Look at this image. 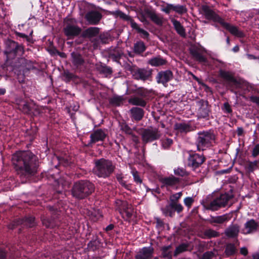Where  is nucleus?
<instances>
[{
    "label": "nucleus",
    "instance_id": "nucleus-54",
    "mask_svg": "<svg viewBox=\"0 0 259 259\" xmlns=\"http://www.w3.org/2000/svg\"><path fill=\"white\" fill-rule=\"evenodd\" d=\"M223 110L226 113H231L232 109L231 106L228 102H226L224 104Z\"/></svg>",
    "mask_w": 259,
    "mask_h": 259
},
{
    "label": "nucleus",
    "instance_id": "nucleus-39",
    "mask_svg": "<svg viewBox=\"0 0 259 259\" xmlns=\"http://www.w3.org/2000/svg\"><path fill=\"white\" fill-rule=\"evenodd\" d=\"M172 11L179 14L182 15L186 13L187 9L184 5H173Z\"/></svg>",
    "mask_w": 259,
    "mask_h": 259
},
{
    "label": "nucleus",
    "instance_id": "nucleus-32",
    "mask_svg": "<svg viewBox=\"0 0 259 259\" xmlns=\"http://www.w3.org/2000/svg\"><path fill=\"white\" fill-rule=\"evenodd\" d=\"M171 22L177 33L182 36H186L185 29L180 22L176 19H172Z\"/></svg>",
    "mask_w": 259,
    "mask_h": 259
},
{
    "label": "nucleus",
    "instance_id": "nucleus-46",
    "mask_svg": "<svg viewBox=\"0 0 259 259\" xmlns=\"http://www.w3.org/2000/svg\"><path fill=\"white\" fill-rule=\"evenodd\" d=\"M194 202V199L191 197H187L184 200V203L188 209L191 207Z\"/></svg>",
    "mask_w": 259,
    "mask_h": 259
},
{
    "label": "nucleus",
    "instance_id": "nucleus-6",
    "mask_svg": "<svg viewBox=\"0 0 259 259\" xmlns=\"http://www.w3.org/2000/svg\"><path fill=\"white\" fill-rule=\"evenodd\" d=\"M64 23L63 32L68 39H73L80 34L81 29L75 19L66 17Z\"/></svg>",
    "mask_w": 259,
    "mask_h": 259
},
{
    "label": "nucleus",
    "instance_id": "nucleus-51",
    "mask_svg": "<svg viewBox=\"0 0 259 259\" xmlns=\"http://www.w3.org/2000/svg\"><path fill=\"white\" fill-rule=\"evenodd\" d=\"M121 130L129 135L132 133L131 128L126 124H123L121 125Z\"/></svg>",
    "mask_w": 259,
    "mask_h": 259
},
{
    "label": "nucleus",
    "instance_id": "nucleus-50",
    "mask_svg": "<svg viewBox=\"0 0 259 259\" xmlns=\"http://www.w3.org/2000/svg\"><path fill=\"white\" fill-rule=\"evenodd\" d=\"M122 99L120 97H113L110 99V102L116 105H119Z\"/></svg>",
    "mask_w": 259,
    "mask_h": 259
},
{
    "label": "nucleus",
    "instance_id": "nucleus-58",
    "mask_svg": "<svg viewBox=\"0 0 259 259\" xmlns=\"http://www.w3.org/2000/svg\"><path fill=\"white\" fill-rule=\"evenodd\" d=\"M120 17L126 20L129 21L131 23V20H133L130 16L125 15L123 13H121L120 14Z\"/></svg>",
    "mask_w": 259,
    "mask_h": 259
},
{
    "label": "nucleus",
    "instance_id": "nucleus-64",
    "mask_svg": "<svg viewBox=\"0 0 259 259\" xmlns=\"http://www.w3.org/2000/svg\"><path fill=\"white\" fill-rule=\"evenodd\" d=\"M243 133V130L242 127H238L237 130V134L238 136H240Z\"/></svg>",
    "mask_w": 259,
    "mask_h": 259
},
{
    "label": "nucleus",
    "instance_id": "nucleus-4",
    "mask_svg": "<svg viewBox=\"0 0 259 259\" xmlns=\"http://www.w3.org/2000/svg\"><path fill=\"white\" fill-rule=\"evenodd\" d=\"M232 198V195L225 193L221 194L211 201H209L208 198L203 200L201 202V204L205 209L215 211L225 207Z\"/></svg>",
    "mask_w": 259,
    "mask_h": 259
},
{
    "label": "nucleus",
    "instance_id": "nucleus-21",
    "mask_svg": "<svg viewBox=\"0 0 259 259\" xmlns=\"http://www.w3.org/2000/svg\"><path fill=\"white\" fill-rule=\"evenodd\" d=\"M222 26L228 30L232 34L238 37H242L244 36L243 33L240 31L236 26L230 25L229 23L223 22Z\"/></svg>",
    "mask_w": 259,
    "mask_h": 259
},
{
    "label": "nucleus",
    "instance_id": "nucleus-8",
    "mask_svg": "<svg viewBox=\"0 0 259 259\" xmlns=\"http://www.w3.org/2000/svg\"><path fill=\"white\" fill-rule=\"evenodd\" d=\"M115 205L116 209L119 211L123 218L126 219L131 218L135 213L132 205L125 201L119 199L116 200L115 202Z\"/></svg>",
    "mask_w": 259,
    "mask_h": 259
},
{
    "label": "nucleus",
    "instance_id": "nucleus-59",
    "mask_svg": "<svg viewBox=\"0 0 259 259\" xmlns=\"http://www.w3.org/2000/svg\"><path fill=\"white\" fill-rule=\"evenodd\" d=\"M240 253L244 256H246L248 254V250L246 247H242L240 250Z\"/></svg>",
    "mask_w": 259,
    "mask_h": 259
},
{
    "label": "nucleus",
    "instance_id": "nucleus-5",
    "mask_svg": "<svg viewBox=\"0 0 259 259\" xmlns=\"http://www.w3.org/2000/svg\"><path fill=\"white\" fill-rule=\"evenodd\" d=\"M95 190L94 185L88 181H80L75 183L72 189L74 197L83 199L91 194Z\"/></svg>",
    "mask_w": 259,
    "mask_h": 259
},
{
    "label": "nucleus",
    "instance_id": "nucleus-36",
    "mask_svg": "<svg viewBox=\"0 0 259 259\" xmlns=\"http://www.w3.org/2000/svg\"><path fill=\"white\" fill-rule=\"evenodd\" d=\"M90 219L93 222H96L102 217V214L99 209H93L88 212Z\"/></svg>",
    "mask_w": 259,
    "mask_h": 259
},
{
    "label": "nucleus",
    "instance_id": "nucleus-34",
    "mask_svg": "<svg viewBox=\"0 0 259 259\" xmlns=\"http://www.w3.org/2000/svg\"><path fill=\"white\" fill-rule=\"evenodd\" d=\"M71 55L72 57V62L75 66H79L83 64L84 60L80 54L75 52H73Z\"/></svg>",
    "mask_w": 259,
    "mask_h": 259
},
{
    "label": "nucleus",
    "instance_id": "nucleus-9",
    "mask_svg": "<svg viewBox=\"0 0 259 259\" xmlns=\"http://www.w3.org/2000/svg\"><path fill=\"white\" fill-rule=\"evenodd\" d=\"M160 135L158 129L153 127L144 129L141 134L142 140L145 144L158 140Z\"/></svg>",
    "mask_w": 259,
    "mask_h": 259
},
{
    "label": "nucleus",
    "instance_id": "nucleus-48",
    "mask_svg": "<svg viewBox=\"0 0 259 259\" xmlns=\"http://www.w3.org/2000/svg\"><path fill=\"white\" fill-rule=\"evenodd\" d=\"M214 253L211 251H207L204 252L200 259H212L214 256Z\"/></svg>",
    "mask_w": 259,
    "mask_h": 259
},
{
    "label": "nucleus",
    "instance_id": "nucleus-20",
    "mask_svg": "<svg viewBox=\"0 0 259 259\" xmlns=\"http://www.w3.org/2000/svg\"><path fill=\"white\" fill-rule=\"evenodd\" d=\"M198 106H199L197 111L198 118H206L208 117L209 109L206 102L204 101L200 102L198 103Z\"/></svg>",
    "mask_w": 259,
    "mask_h": 259
},
{
    "label": "nucleus",
    "instance_id": "nucleus-15",
    "mask_svg": "<svg viewBox=\"0 0 259 259\" xmlns=\"http://www.w3.org/2000/svg\"><path fill=\"white\" fill-rule=\"evenodd\" d=\"M85 18L90 24L96 25L101 20L102 15L98 11H91L87 13Z\"/></svg>",
    "mask_w": 259,
    "mask_h": 259
},
{
    "label": "nucleus",
    "instance_id": "nucleus-7",
    "mask_svg": "<svg viewBox=\"0 0 259 259\" xmlns=\"http://www.w3.org/2000/svg\"><path fill=\"white\" fill-rule=\"evenodd\" d=\"M215 140V135L210 131H203L198 133L196 145L198 151H203L209 147Z\"/></svg>",
    "mask_w": 259,
    "mask_h": 259
},
{
    "label": "nucleus",
    "instance_id": "nucleus-49",
    "mask_svg": "<svg viewBox=\"0 0 259 259\" xmlns=\"http://www.w3.org/2000/svg\"><path fill=\"white\" fill-rule=\"evenodd\" d=\"M173 4L166 3V6L161 9V11L167 14H168L172 11Z\"/></svg>",
    "mask_w": 259,
    "mask_h": 259
},
{
    "label": "nucleus",
    "instance_id": "nucleus-43",
    "mask_svg": "<svg viewBox=\"0 0 259 259\" xmlns=\"http://www.w3.org/2000/svg\"><path fill=\"white\" fill-rule=\"evenodd\" d=\"M162 147L164 149L168 148L172 144V140L167 138H164L161 140Z\"/></svg>",
    "mask_w": 259,
    "mask_h": 259
},
{
    "label": "nucleus",
    "instance_id": "nucleus-17",
    "mask_svg": "<svg viewBox=\"0 0 259 259\" xmlns=\"http://www.w3.org/2000/svg\"><path fill=\"white\" fill-rule=\"evenodd\" d=\"M170 208L174 209V210L178 213H180L184 209L182 204L179 203H175L174 204H169L168 206H166L165 208L163 209V212L165 215L170 217L174 215L175 211L171 210Z\"/></svg>",
    "mask_w": 259,
    "mask_h": 259
},
{
    "label": "nucleus",
    "instance_id": "nucleus-23",
    "mask_svg": "<svg viewBox=\"0 0 259 259\" xmlns=\"http://www.w3.org/2000/svg\"><path fill=\"white\" fill-rule=\"evenodd\" d=\"M191 243L189 242H182L178 245L175 249L174 253L175 256H178L179 254L187 251H190L192 248H190Z\"/></svg>",
    "mask_w": 259,
    "mask_h": 259
},
{
    "label": "nucleus",
    "instance_id": "nucleus-12",
    "mask_svg": "<svg viewBox=\"0 0 259 259\" xmlns=\"http://www.w3.org/2000/svg\"><path fill=\"white\" fill-rule=\"evenodd\" d=\"M173 74L171 71L167 70L161 71L158 73L156 79L158 83H162L166 86L167 83L172 79Z\"/></svg>",
    "mask_w": 259,
    "mask_h": 259
},
{
    "label": "nucleus",
    "instance_id": "nucleus-3",
    "mask_svg": "<svg viewBox=\"0 0 259 259\" xmlns=\"http://www.w3.org/2000/svg\"><path fill=\"white\" fill-rule=\"evenodd\" d=\"M205 160V158L202 155L197 153L190 154L188 159V165L197 173L199 176L203 178L206 176L208 171L207 166H201Z\"/></svg>",
    "mask_w": 259,
    "mask_h": 259
},
{
    "label": "nucleus",
    "instance_id": "nucleus-22",
    "mask_svg": "<svg viewBox=\"0 0 259 259\" xmlns=\"http://www.w3.org/2000/svg\"><path fill=\"white\" fill-rule=\"evenodd\" d=\"M131 117L136 121L141 120L144 115V110L139 107H133L130 110Z\"/></svg>",
    "mask_w": 259,
    "mask_h": 259
},
{
    "label": "nucleus",
    "instance_id": "nucleus-45",
    "mask_svg": "<svg viewBox=\"0 0 259 259\" xmlns=\"http://www.w3.org/2000/svg\"><path fill=\"white\" fill-rule=\"evenodd\" d=\"M131 172L134 177L135 182L138 184H141L142 180L140 178L138 172L135 169H133Z\"/></svg>",
    "mask_w": 259,
    "mask_h": 259
},
{
    "label": "nucleus",
    "instance_id": "nucleus-35",
    "mask_svg": "<svg viewBox=\"0 0 259 259\" xmlns=\"http://www.w3.org/2000/svg\"><path fill=\"white\" fill-rule=\"evenodd\" d=\"M171 245L164 246L161 249V256L165 259H172Z\"/></svg>",
    "mask_w": 259,
    "mask_h": 259
},
{
    "label": "nucleus",
    "instance_id": "nucleus-52",
    "mask_svg": "<svg viewBox=\"0 0 259 259\" xmlns=\"http://www.w3.org/2000/svg\"><path fill=\"white\" fill-rule=\"evenodd\" d=\"M257 223L253 219L250 220L245 224V227H257Z\"/></svg>",
    "mask_w": 259,
    "mask_h": 259
},
{
    "label": "nucleus",
    "instance_id": "nucleus-29",
    "mask_svg": "<svg viewBox=\"0 0 259 259\" xmlns=\"http://www.w3.org/2000/svg\"><path fill=\"white\" fill-rule=\"evenodd\" d=\"M166 61L160 56L153 57L149 59L148 63L152 66H159L165 64Z\"/></svg>",
    "mask_w": 259,
    "mask_h": 259
},
{
    "label": "nucleus",
    "instance_id": "nucleus-30",
    "mask_svg": "<svg viewBox=\"0 0 259 259\" xmlns=\"http://www.w3.org/2000/svg\"><path fill=\"white\" fill-rule=\"evenodd\" d=\"M237 251V248L234 243H229L225 246V253L228 257L235 255Z\"/></svg>",
    "mask_w": 259,
    "mask_h": 259
},
{
    "label": "nucleus",
    "instance_id": "nucleus-26",
    "mask_svg": "<svg viewBox=\"0 0 259 259\" xmlns=\"http://www.w3.org/2000/svg\"><path fill=\"white\" fill-rule=\"evenodd\" d=\"M131 27L135 29L140 34L142 38L144 39H148L149 36V33L144 29L141 28L138 24L134 20H131Z\"/></svg>",
    "mask_w": 259,
    "mask_h": 259
},
{
    "label": "nucleus",
    "instance_id": "nucleus-62",
    "mask_svg": "<svg viewBox=\"0 0 259 259\" xmlns=\"http://www.w3.org/2000/svg\"><path fill=\"white\" fill-rule=\"evenodd\" d=\"M156 224L157 227H162L164 225L163 222L158 218H156Z\"/></svg>",
    "mask_w": 259,
    "mask_h": 259
},
{
    "label": "nucleus",
    "instance_id": "nucleus-25",
    "mask_svg": "<svg viewBox=\"0 0 259 259\" xmlns=\"http://www.w3.org/2000/svg\"><path fill=\"white\" fill-rule=\"evenodd\" d=\"M231 219L229 214H226L222 215L211 217L208 219L210 223L223 224L225 222L229 221Z\"/></svg>",
    "mask_w": 259,
    "mask_h": 259
},
{
    "label": "nucleus",
    "instance_id": "nucleus-41",
    "mask_svg": "<svg viewBox=\"0 0 259 259\" xmlns=\"http://www.w3.org/2000/svg\"><path fill=\"white\" fill-rule=\"evenodd\" d=\"M258 161L255 160L253 162H249L246 164L245 169L248 172L253 171L257 167Z\"/></svg>",
    "mask_w": 259,
    "mask_h": 259
},
{
    "label": "nucleus",
    "instance_id": "nucleus-10",
    "mask_svg": "<svg viewBox=\"0 0 259 259\" xmlns=\"http://www.w3.org/2000/svg\"><path fill=\"white\" fill-rule=\"evenodd\" d=\"M201 13L205 18L208 21H212L215 23H219L221 25L224 21V20L221 16L206 5L202 6Z\"/></svg>",
    "mask_w": 259,
    "mask_h": 259
},
{
    "label": "nucleus",
    "instance_id": "nucleus-33",
    "mask_svg": "<svg viewBox=\"0 0 259 259\" xmlns=\"http://www.w3.org/2000/svg\"><path fill=\"white\" fill-rule=\"evenodd\" d=\"M220 75L222 78L228 82H232L234 83H236L237 82V80L233 77V75L228 71L220 70Z\"/></svg>",
    "mask_w": 259,
    "mask_h": 259
},
{
    "label": "nucleus",
    "instance_id": "nucleus-44",
    "mask_svg": "<svg viewBox=\"0 0 259 259\" xmlns=\"http://www.w3.org/2000/svg\"><path fill=\"white\" fill-rule=\"evenodd\" d=\"M150 18L156 24L158 25H161L162 24V19L157 14L155 13L152 14Z\"/></svg>",
    "mask_w": 259,
    "mask_h": 259
},
{
    "label": "nucleus",
    "instance_id": "nucleus-47",
    "mask_svg": "<svg viewBox=\"0 0 259 259\" xmlns=\"http://www.w3.org/2000/svg\"><path fill=\"white\" fill-rule=\"evenodd\" d=\"M137 94L143 98H146L149 95V91L147 89L140 88L138 90Z\"/></svg>",
    "mask_w": 259,
    "mask_h": 259
},
{
    "label": "nucleus",
    "instance_id": "nucleus-11",
    "mask_svg": "<svg viewBox=\"0 0 259 259\" xmlns=\"http://www.w3.org/2000/svg\"><path fill=\"white\" fill-rule=\"evenodd\" d=\"M9 47L10 49L8 48L4 52L7 56V60L10 59L11 54H13V57H15L17 54L21 55L23 53V47L14 41L10 42Z\"/></svg>",
    "mask_w": 259,
    "mask_h": 259
},
{
    "label": "nucleus",
    "instance_id": "nucleus-60",
    "mask_svg": "<svg viewBox=\"0 0 259 259\" xmlns=\"http://www.w3.org/2000/svg\"><path fill=\"white\" fill-rule=\"evenodd\" d=\"M250 100L252 102L255 103L259 105V97L256 96H252L250 97Z\"/></svg>",
    "mask_w": 259,
    "mask_h": 259
},
{
    "label": "nucleus",
    "instance_id": "nucleus-14",
    "mask_svg": "<svg viewBox=\"0 0 259 259\" xmlns=\"http://www.w3.org/2000/svg\"><path fill=\"white\" fill-rule=\"evenodd\" d=\"M203 49L193 46L190 49V53L193 57L198 61L201 63L206 62V58L203 55Z\"/></svg>",
    "mask_w": 259,
    "mask_h": 259
},
{
    "label": "nucleus",
    "instance_id": "nucleus-63",
    "mask_svg": "<svg viewBox=\"0 0 259 259\" xmlns=\"http://www.w3.org/2000/svg\"><path fill=\"white\" fill-rule=\"evenodd\" d=\"M64 75L65 76V77L68 79H71V78H72V77L73 76V74H72L69 72H65L64 73Z\"/></svg>",
    "mask_w": 259,
    "mask_h": 259
},
{
    "label": "nucleus",
    "instance_id": "nucleus-16",
    "mask_svg": "<svg viewBox=\"0 0 259 259\" xmlns=\"http://www.w3.org/2000/svg\"><path fill=\"white\" fill-rule=\"evenodd\" d=\"M151 72L150 70L140 68L136 69L133 72V76L136 79L147 80L151 76Z\"/></svg>",
    "mask_w": 259,
    "mask_h": 259
},
{
    "label": "nucleus",
    "instance_id": "nucleus-56",
    "mask_svg": "<svg viewBox=\"0 0 259 259\" xmlns=\"http://www.w3.org/2000/svg\"><path fill=\"white\" fill-rule=\"evenodd\" d=\"M259 154V144L256 145L252 150V156L255 157Z\"/></svg>",
    "mask_w": 259,
    "mask_h": 259
},
{
    "label": "nucleus",
    "instance_id": "nucleus-19",
    "mask_svg": "<svg viewBox=\"0 0 259 259\" xmlns=\"http://www.w3.org/2000/svg\"><path fill=\"white\" fill-rule=\"evenodd\" d=\"M106 137V134L103 130L101 129L97 130L91 134L90 143L93 144L99 141H103Z\"/></svg>",
    "mask_w": 259,
    "mask_h": 259
},
{
    "label": "nucleus",
    "instance_id": "nucleus-61",
    "mask_svg": "<svg viewBox=\"0 0 259 259\" xmlns=\"http://www.w3.org/2000/svg\"><path fill=\"white\" fill-rule=\"evenodd\" d=\"M257 228H245V229L243 231H245V230H246V233H250L256 230Z\"/></svg>",
    "mask_w": 259,
    "mask_h": 259
},
{
    "label": "nucleus",
    "instance_id": "nucleus-27",
    "mask_svg": "<svg viewBox=\"0 0 259 259\" xmlns=\"http://www.w3.org/2000/svg\"><path fill=\"white\" fill-rule=\"evenodd\" d=\"M99 33V28L96 27H91L85 29L82 35L84 37H92L97 36Z\"/></svg>",
    "mask_w": 259,
    "mask_h": 259
},
{
    "label": "nucleus",
    "instance_id": "nucleus-37",
    "mask_svg": "<svg viewBox=\"0 0 259 259\" xmlns=\"http://www.w3.org/2000/svg\"><path fill=\"white\" fill-rule=\"evenodd\" d=\"M146 49L145 44L142 41H138L134 44V51L136 54H140L144 52Z\"/></svg>",
    "mask_w": 259,
    "mask_h": 259
},
{
    "label": "nucleus",
    "instance_id": "nucleus-42",
    "mask_svg": "<svg viewBox=\"0 0 259 259\" xmlns=\"http://www.w3.org/2000/svg\"><path fill=\"white\" fill-rule=\"evenodd\" d=\"M174 174L180 177H185L188 175L187 171L183 167H177L174 170Z\"/></svg>",
    "mask_w": 259,
    "mask_h": 259
},
{
    "label": "nucleus",
    "instance_id": "nucleus-57",
    "mask_svg": "<svg viewBox=\"0 0 259 259\" xmlns=\"http://www.w3.org/2000/svg\"><path fill=\"white\" fill-rule=\"evenodd\" d=\"M7 257V252L4 249L0 248V259H6Z\"/></svg>",
    "mask_w": 259,
    "mask_h": 259
},
{
    "label": "nucleus",
    "instance_id": "nucleus-31",
    "mask_svg": "<svg viewBox=\"0 0 259 259\" xmlns=\"http://www.w3.org/2000/svg\"><path fill=\"white\" fill-rule=\"evenodd\" d=\"M128 103L133 105L145 107L147 104L145 100L139 97H134L128 100Z\"/></svg>",
    "mask_w": 259,
    "mask_h": 259
},
{
    "label": "nucleus",
    "instance_id": "nucleus-38",
    "mask_svg": "<svg viewBox=\"0 0 259 259\" xmlns=\"http://www.w3.org/2000/svg\"><path fill=\"white\" fill-rule=\"evenodd\" d=\"M238 228H228L225 231L226 235L229 238H234L238 235Z\"/></svg>",
    "mask_w": 259,
    "mask_h": 259
},
{
    "label": "nucleus",
    "instance_id": "nucleus-13",
    "mask_svg": "<svg viewBox=\"0 0 259 259\" xmlns=\"http://www.w3.org/2000/svg\"><path fill=\"white\" fill-rule=\"evenodd\" d=\"M154 253L152 247H144L142 248L135 255L136 259H151Z\"/></svg>",
    "mask_w": 259,
    "mask_h": 259
},
{
    "label": "nucleus",
    "instance_id": "nucleus-1",
    "mask_svg": "<svg viewBox=\"0 0 259 259\" xmlns=\"http://www.w3.org/2000/svg\"><path fill=\"white\" fill-rule=\"evenodd\" d=\"M12 162L21 176H29L36 172L37 160L30 151L17 152L13 155Z\"/></svg>",
    "mask_w": 259,
    "mask_h": 259
},
{
    "label": "nucleus",
    "instance_id": "nucleus-40",
    "mask_svg": "<svg viewBox=\"0 0 259 259\" xmlns=\"http://www.w3.org/2000/svg\"><path fill=\"white\" fill-rule=\"evenodd\" d=\"M183 193L182 192L176 193L170 195L169 197L170 203L169 204H174L175 203H178L179 200L181 198Z\"/></svg>",
    "mask_w": 259,
    "mask_h": 259
},
{
    "label": "nucleus",
    "instance_id": "nucleus-18",
    "mask_svg": "<svg viewBox=\"0 0 259 259\" xmlns=\"http://www.w3.org/2000/svg\"><path fill=\"white\" fill-rule=\"evenodd\" d=\"M160 182L162 183V187H174L179 184L180 180L179 178L175 177L173 176L161 178L160 179Z\"/></svg>",
    "mask_w": 259,
    "mask_h": 259
},
{
    "label": "nucleus",
    "instance_id": "nucleus-24",
    "mask_svg": "<svg viewBox=\"0 0 259 259\" xmlns=\"http://www.w3.org/2000/svg\"><path fill=\"white\" fill-rule=\"evenodd\" d=\"M191 126L186 122L176 123L174 125V129L178 133H187L191 131Z\"/></svg>",
    "mask_w": 259,
    "mask_h": 259
},
{
    "label": "nucleus",
    "instance_id": "nucleus-53",
    "mask_svg": "<svg viewBox=\"0 0 259 259\" xmlns=\"http://www.w3.org/2000/svg\"><path fill=\"white\" fill-rule=\"evenodd\" d=\"M116 179L118 182L123 186L125 187L126 184L125 181L123 180L122 175L121 174H117L116 176Z\"/></svg>",
    "mask_w": 259,
    "mask_h": 259
},
{
    "label": "nucleus",
    "instance_id": "nucleus-2",
    "mask_svg": "<svg viewBox=\"0 0 259 259\" xmlns=\"http://www.w3.org/2000/svg\"><path fill=\"white\" fill-rule=\"evenodd\" d=\"M93 173L99 178L107 179L110 177L115 169V165L113 162L105 158L94 160Z\"/></svg>",
    "mask_w": 259,
    "mask_h": 259
},
{
    "label": "nucleus",
    "instance_id": "nucleus-55",
    "mask_svg": "<svg viewBox=\"0 0 259 259\" xmlns=\"http://www.w3.org/2000/svg\"><path fill=\"white\" fill-rule=\"evenodd\" d=\"M206 235L209 238L214 237L218 236V233L211 230H208L206 232Z\"/></svg>",
    "mask_w": 259,
    "mask_h": 259
},
{
    "label": "nucleus",
    "instance_id": "nucleus-28",
    "mask_svg": "<svg viewBox=\"0 0 259 259\" xmlns=\"http://www.w3.org/2000/svg\"><path fill=\"white\" fill-rule=\"evenodd\" d=\"M18 108L25 114L29 113L31 108L27 102L22 100H17Z\"/></svg>",
    "mask_w": 259,
    "mask_h": 259
}]
</instances>
